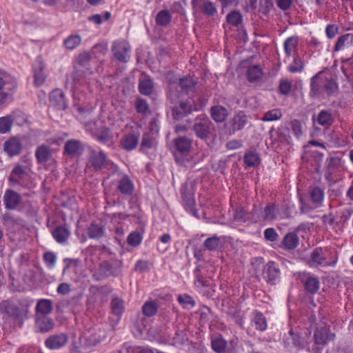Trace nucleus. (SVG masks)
<instances>
[{
	"instance_id": "f257e3e1",
	"label": "nucleus",
	"mask_w": 353,
	"mask_h": 353,
	"mask_svg": "<svg viewBox=\"0 0 353 353\" xmlns=\"http://www.w3.org/2000/svg\"><path fill=\"white\" fill-rule=\"evenodd\" d=\"M310 334L311 332L308 330L300 334H295L290 330L289 336L284 339V343L289 348H305L311 353H321L322 348L334 338V334L329 332L326 326L318 327L314 333V342L308 343Z\"/></svg>"
},
{
	"instance_id": "f03ea898",
	"label": "nucleus",
	"mask_w": 353,
	"mask_h": 353,
	"mask_svg": "<svg viewBox=\"0 0 353 353\" xmlns=\"http://www.w3.org/2000/svg\"><path fill=\"white\" fill-rule=\"evenodd\" d=\"M16 87L14 80L9 75L0 74V104L5 103Z\"/></svg>"
},
{
	"instance_id": "7ed1b4c3",
	"label": "nucleus",
	"mask_w": 353,
	"mask_h": 353,
	"mask_svg": "<svg viewBox=\"0 0 353 353\" xmlns=\"http://www.w3.org/2000/svg\"><path fill=\"white\" fill-rule=\"evenodd\" d=\"M112 52L114 57L121 61L127 62L130 57V45L124 40L114 42Z\"/></svg>"
},
{
	"instance_id": "20e7f679",
	"label": "nucleus",
	"mask_w": 353,
	"mask_h": 353,
	"mask_svg": "<svg viewBox=\"0 0 353 353\" xmlns=\"http://www.w3.org/2000/svg\"><path fill=\"white\" fill-rule=\"evenodd\" d=\"M329 253L322 250H315L311 254V259L313 263L322 266H333L336 264L335 259H329Z\"/></svg>"
},
{
	"instance_id": "39448f33",
	"label": "nucleus",
	"mask_w": 353,
	"mask_h": 353,
	"mask_svg": "<svg viewBox=\"0 0 353 353\" xmlns=\"http://www.w3.org/2000/svg\"><path fill=\"white\" fill-rule=\"evenodd\" d=\"M68 341V336L61 333L49 336L45 341L46 346L50 350H56L63 347Z\"/></svg>"
},
{
	"instance_id": "423d86ee",
	"label": "nucleus",
	"mask_w": 353,
	"mask_h": 353,
	"mask_svg": "<svg viewBox=\"0 0 353 353\" xmlns=\"http://www.w3.org/2000/svg\"><path fill=\"white\" fill-rule=\"evenodd\" d=\"M139 131H134L125 135L121 142L122 148L128 151L135 149L139 142Z\"/></svg>"
},
{
	"instance_id": "0eeeda50",
	"label": "nucleus",
	"mask_w": 353,
	"mask_h": 353,
	"mask_svg": "<svg viewBox=\"0 0 353 353\" xmlns=\"http://www.w3.org/2000/svg\"><path fill=\"white\" fill-rule=\"evenodd\" d=\"M86 130L90 131L94 137L100 142L106 143L110 139V134L107 128L97 129L94 122L86 125Z\"/></svg>"
},
{
	"instance_id": "6e6552de",
	"label": "nucleus",
	"mask_w": 353,
	"mask_h": 353,
	"mask_svg": "<svg viewBox=\"0 0 353 353\" xmlns=\"http://www.w3.org/2000/svg\"><path fill=\"white\" fill-rule=\"evenodd\" d=\"M44 67L41 59L38 57L33 65L34 83L37 86L42 85L46 80V75L43 73Z\"/></svg>"
},
{
	"instance_id": "1a4fd4ad",
	"label": "nucleus",
	"mask_w": 353,
	"mask_h": 353,
	"mask_svg": "<svg viewBox=\"0 0 353 353\" xmlns=\"http://www.w3.org/2000/svg\"><path fill=\"white\" fill-rule=\"evenodd\" d=\"M211 346L216 353H233V350L227 347V341L221 336L212 339Z\"/></svg>"
},
{
	"instance_id": "9d476101",
	"label": "nucleus",
	"mask_w": 353,
	"mask_h": 353,
	"mask_svg": "<svg viewBox=\"0 0 353 353\" xmlns=\"http://www.w3.org/2000/svg\"><path fill=\"white\" fill-rule=\"evenodd\" d=\"M204 104L205 103H203L201 105H192L189 101L181 102L179 108H174L173 109V114L174 117H177L182 114H188L192 111L199 110Z\"/></svg>"
},
{
	"instance_id": "9b49d317",
	"label": "nucleus",
	"mask_w": 353,
	"mask_h": 353,
	"mask_svg": "<svg viewBox=\"0 0 353 353\" xmlns=\"http://www.w3.org/2000/svg\"><path fill=\"white\" fill-rule=\"evenodd\" d=\"M264 275L269 282L274 283L280 275L278 265L274 262H269L265 267Z\"/></svg>"
},
{
	"instance_id": "f8f14e48",
	"label": "nucleus",
	"mask_w": 353,
	"mask_h": 353,
	"mask_svg": "<svg viewBox=\"0 0 353 353\" xmlns=\"http://www.w3.org/2000/svg\"><path fill=\"white\" fill-rule=\"evenodd\" d=\"M313 120L315 125L319 124L325 128H327L332 124L333 117L329 111L323 110L318 113Z\"/></svg>"
},
{
	"instance_id": "ddd939ff",
	"label": "nucleus",
	"mask_w": 353,
	"mask_h": 353,
	"mask_svg": "<svg viewBox=\"0 0 353 353\" xmlns=\"http://www.w3.org/2000/svg\"><path fill=\"white\" fill-rule=\"evenodd\" d=\"M19 195L11 190H7L3 196L4 204L9 209L15 208L19 203Z\"/></svg>"
},
{
	"instance_id": "4468645a",
	"label": "nucleus",
	"mask_w": 353,
	"mask_h": 353,
	"mask_svg": "<svg viewBox=\"0 0 353 353\" xmlns=\"http://www.w3.org/2000/svg\"><path fill=\"white\" fill-rule=\"evenodd\" d=\"M4 150L10 156L19 153L21 149V143L19 139L12 138L4 143Z\"/></svg>"
},
{
	"instance_id": "2eb2a0df",
	"label": "nucleus",
	"mask_w": 353,
	"mask_h": 353,
	"mask_svg": "<svg viewBox=\"0 0 353 353\" xmlns=\"http://www.w3.org/2000/svg\"><path fill=\"white\" fill-rule=\"evenodd\" d=\"M90 162L95 169H100L107 161L105 154L101 151H92L90 157Z\"/></svg>"
},
{
	"instance_id": "dca6fc26",
	"label": "nucleus",
	"mask_w": 353,
	"mask_h": 353,
	"mask_svg": "<svg viewBox=\"0 0 353 353\" xmlns=\"http://www.w3.org/2000/svg\"><path fill=\"white\" fill-rule=\"evenodd\" d=\"M298 43L297 37H290L285 41L284 50L287 57H290L297 52Z\"/></svg>"
},
{
	"instance_id": "f3484780",
	"label": "nucleus",
	"mask_w": 353,
	"mask_h": 353,
	"mask_svg": "<svg viewBox=\"0 0 353 353\" xmlns=\"http://www.w3.org/2000/svg\"><path fill=\"white\" fill-rule=\"evenodd\" d=\"M36 326L41 332H47L54 327L52 319L46 316H37L36 319Z\"/></svg>"
},
{
	"instance_id": "a211bd4d",
	"label": "nucleus",
	"mask_w": 353,
	"mask_h": 353,
	"mask_svg": "<svg viewBox=\"0 0 353 353\" xmlns=\"http://www.w3.org/2000/svg\"><path fill=\"white\" fill-rule=\"evenodd\" d=\"M263 75L262 69L256 65L249 67L247 70L246 76L248 80L251 82H257L260 81Z\"/></svg>"
},
{
	"instance_id": "6ab92c4d",
	"label": "nucleus",
	"mask_w": 353,
	"mask_h": 353,
	"mask_svg": "<svg viewBox=\"0 0 353 353\" xmlns=\"http://www.w3.org/2000/svg\"><path fill=\"white\" fill-rule=\"evenodd\" d=\"M50 102L59 109L65 108L63 92L59 89L53 90L50 95Z\"/></svg>"
},
{
	"instance_id": "aec40b11",
	"label": "nucleus",
	"mask_w": 353,
	"mask_h": 353,
	"mask_svg": "<svg viewBox=\"0 0 353 353\" xmlns=\"http://www.w3.org/2000/svg\"><path fill=\"white\" fill-rule=\"evenodd\" d=\"M211 115L213 119L216 122H223L228 115L226 108L221 105H216L211 109Z\"/></svg>"
},
{
	"instance_id": "412c9836",
	"label": "nucleus",
	"mask_w": 353,
	"mask_h": 353,
	"mask_svg": "<svg viewBox=\"0 0 353 353\" xmlns=\"http://www.w3.org/2000/svg\"><path fill=\"white\" fill-rule=\"evenodd\" d=\"M192 3L194 6L198 4L202 7L203 12L207 15H214L216 12V8L213 3L206 0H192Z\"/></svg>"
},
{
	"instance_id": "4be33fe9",
	"label": "nucleus",
	"mask_w": 353,
	"mask_h": 353,
	"mask_svg": "<svg viewBox=\"0 0 353 353\" xmlns=\"http://www.w3.org/2000/svg\"><path fill=\"white\" fill-rule=\"evenodd\" d=\"M139 89L141 94L149 95L152 92L153 83L151 79L146 76H143L139 79Z\"/></svg>"
},
{
	"instance_id": "5701e85b",
	"label": "nucleus",
	"mask_w": 353,
	"mask_h": 353,
	"mask_svg": "<svg viewBox=\"0 0 353 353\" xmlns=\"http://www.w3.org/2000/svg\"><path fill=\"white\" fill-rule=\"evenodd\" d=\"M81 149V143L77 140L72 139L65 144V152L70 156L79 154Z\"/></svg>"
},
{
	"instance_id": "b1692460",
	"label": "nucleus",
	"mask_w": 353,
	"mask_h": 353,
	"mask_svg": "<svg viewBox=\"0 0 353 353\" xmlns=\"http://www.w3.org/2000/svg\"><path fill=\"white\" fill-rule=\"evenodd\" d=\"M305 67L304 60L299 56L294 57L292 63L288 66V71L291 73H300Z\"/></svg>"
},
{
	"instance_id": "393cba45",
	"label": "nucleus",
	"mask_w": 353,
	"mask_h": 353,
	"mask_svg": "<svg viewBox=\"0 0 353 353\" xmlns=\"http://www.w3.org/2000/svg\"><path fill=\"white\" fill-rule=\"evenodd\" d=\"M353 43V34H346L340 37L334 46V50L339 51L345 47H348Z\"/></svg>"
},
{
	"instance_id": "a878e982",
	"label": "nucleus",
	"mask_w": 353,
	"mask_h": 353,
	"mask_svg": "<svg viewBox=\"0 0 353 353\" xmlns=\"http://www.w3.org/2000/svg\"><path fill=\"white\" fill-rule=\"evenodd\" d=\"M52 236L58 243H63L69 238L70 232L65 228L60 226L52 231Z\"/></svg>"
},
{
	"instance_id": "bb28decb",
	"label": "nucleus",
	"mask_w": 353,
	"mask_h": 353,
	"mask_svg": "<svg viewBox=\"0 0 353 353\" xmlns=\"http://www.w3.org/2000/svg\"><path fill=\"white\" fill-rule=\"evenodd\" d=\"M299 241V237L296 234L290 232L285 236L283 240V244L285 248L292 250L294 249L298 245Z\"/></svg>"
},
{
	"instance_id": "cd10ccee",
	"label": "nucleus",
	"mask_w": 353,
	"mask_h": 353,
	"mask_svg": "<svg viewBox=\"0 0 353 353\" xmlns=\"http://www.w3.org/2000/svg\"><path fill=\"white\" fill-rule=\"evenodd\" d=\"M305 288L307 292L311 294L317 292L320 288L319 279L314 276L307 277L305 283Z\"/></svg>"
},
{
	"instance_id": "c85d7f7f",
	"label": "nucleus",
	"mask_w": 353,
	"mask_h": 353,
	"mask_svg": "<svg viewBox=\"0 0 353 353\" xmlns=\"http://www.w3.org/2000/svg\"><path fill=\"white\" fill-rule=\"evenodd\" d=\"M51 156L50 149L46 145L39 146L36 151V157L39 163H45Z\"/></svg>"
},
{
	"instance_id": "c756f323",
	"label": "nucleus",
	"mask_w": 353,
	"mask_h": 353,
	"mask_svg": "<svg viewBox=\"0 0 353 353\" xmlns=\"http://www.w3.org/2000/svg\"><path fill=\"white\" fill-rule=\"evenodd\" d=\"M247 116L243 112H238L233 118V129L239 130L242 129L247 123Z\"/></svg>"
},
{
	"instance_id": "7c9ffc66",
	"label": "nucleus",
	"mask_w": 353,
	"mask_h": 353,
	"mask_svg": "<svg viewBox=\"0 0 353 353\" xmlns=\"http://www.w3.org/2000/svg\"><path fill=\"white\" fill-rule=\"evenodd\" d=\"M208 123V121H205L198 122L194 125V130L199 137L204 139L207 137L209 132Z\"/></svg>"
},
{
	"instance_id": "2f4dec72",
	"label": "nucleus",
	"mask_w": 353,
	"mask_h": 353,
	"mask_svg": "<svg viewBox=\"0 0 353 353\" xmlns=\"http://www.w3.org/2000/svg\"><path fill=\"white\" fill-rule=\"evenodd\" d=\"M118 189L124 194H130L133 190V184L128 177H123L119 183Z\"/></svg>"
},
{
	"instance_id": "473e14b6",
	"label": "nucleus",
	"mask_w": 353,
	"mask_h": 353,
	"mask_svg": "<svg viewBox=\"0 0 353 353\" xmlns=\"http://www.w3.org/2000/svg\"><path fill=\"white\" fill-rule=\"evenodd\" d=\"M175 145L178 152L181 154H184L190 149L191 142L186 138L181 137L176 139Z\"/></svg>"
},
{
	"instance_id": "72a5a7b5",
	"label": "nucleus",
	"mask_w": 353,
	"mask_h": 353,
	"mask_svg": "<svg viewBox=\"0 0 353 353\" xmlns=\"http://www.w3.org/2000/svg\"><path fill=\"white\" fill-rule=\"evenodd\" d=\"M4 307L9 315L16 317L22 316L26 312V310H20L13 303H5Z\"/></svg>"
},
{
	"instance_id": "f704fd0d",
	"label": "nucleus",
	"mask_w": 353,
	"mask_h": 353,
	"mask_svg": "<svg viewBox=\"0 0 353 353\" xmlns=\"http://www.w3.org/2000/svg\"><path fill=\"white\" fill-rule=\"evenodd\" d=\"M52 305L51 302L47 299H41L37 304V311L42 314H48L51 312Z\"/></svg>"
},
{
	"instance_id": "c9c22d12",
	"label": "nucleus",
	"mask_w": 353,
	"mask_h": 353,
	"mask_svg": "<svg viewBox=\"0 0 353 353\" xmlns=\"http://www.w3.org/2000/svg\"><path fill=\"white\" fill-rule=\"evenodd\" d=\"M88 234L91 239H99L103 236L104 230L99 225L92 224L88 228Z\"/></svg>"
},
{
	"instance_id": "e433bc0d",
	"label": "nucleus",
	"mask_w": 353,
	"mask_h": 353,
	"mask_svg": "<svg viewBox=\"0 0 353 353\" xmlns=\"http://www.w3.org/2000/svg\"><path fill=\"white\" fill-rule=\"evenodd\" d=\"M158 310L157 304L152 301L145 303L143 305V313L146 316H152L156 314Z\"/></svg>"
},
{
	"instance_id": "4c0bfd02",
	"label": "nucleus",
	"mask_w": 353,
	"mask_h": 353,
	"mask_svg": "<svg viewBox=\"0 0 353 353\" xmlns=\"http://www.w3.org/2000/svg\"><path fill=\"white\" fill-rule=\"evenodd\" d=\"M112 312L117 316H121L124 310L123 301L118 297H114L111 303Z\"/></svg>"
},
{
	"instance_id": "58836bf2",
	"label": "nucleus",
	"mask_w": 353,
	"mask_h": 353,
	"mask_svg": "<svg viewBox=\"0 0 353 353\" xmlns=\"http://www.w3.org/2000/svg\"><path fill=\"white\" fill-rule=\"evenodd\" d=\"M253 323L256 329L264 331L267 328V323L265 318L261 313H256L253 319Z\"/></svg>"
},
{
	"instance_id": "ea45409f",
	"label": "nucleus",
	"mask_w": 353,
	"mask_h": 353,
	"mask_svg": "<svg viewBox=\"0 0 353 353\" xmlns=\"http://www.w3.org/2000/svg\"><path fill=\"white\" fill-rule=\"evenodd\" d=\"M282 117L281 111L279 109H273L267 112L261 121H273L281 119Z\"/></svg>"
},
{
	"instance_id": "a19ab883",
	"label": "nucleus",
	"mask_w": 353,
	"mask_h": 353,
	"mask_svg": "<svg viewBox=\"0 0 353 353\" xmlns=\"http://www.w3.org/2000/svg\"><path fill=\"white\" fill-rule=\"evenodd\" d=\"M259 157L257 154L250 152L244 157V163L246 166L254 167L259 163Z\"/></svg>"
},
{
	"instance_id": "79ce46f5",
	"label": "nucleus",
	"mask_w": 353,
	"mask_h": 353,
	"mask_svg": "<svg viewBox=\"0 0 353 353\" xmlns=\"http://www.w3.org/2000/svg\"><path fill=\"white\" fill-rule=\"evenodd\" d=\"M195 85V82L190 77L180 79L179 85L183 91L188 92L191 90Z\"/></svg>"
},
{
	"instance_id": "37998d69",
	"label": "nucleus",
	"mask_w": 353,
	"mask_h": 353,
	"mask_svg": "<svg viewBox=\"0 0 353 353\" xmlns=\"http://www.w3.org/2000/svg\"><path fill=\"white\" fill-rule=\"evenodd\" d=\"M81 41L79 36L72 35L65 40L64 44L66 48L73 50L80 44Z\"/></svg>"
},
{
	"instance_id": "c03bdc74",
	"label": "nucleus",
	"mask_w": 353,
	"mask_h": 353,
	"mask_svg": "<svg viewBox=\"0 0 353 353\" xmlns=\"http://www.w3.org/2000/svg\"><path fill=\"white\" fill-rule=\"evenodd\" d=\"M171 16L168 11L161 10L160 11L156 18L157 23L161 26H165L170 21Z\"/></svg>"
},
{
	"instance_id": "a18cd8bd",
	"label": "nucleus",
	"mask_w": 353,
	"mask_h": 353,
	"mask_svg": "<svg viewBox=\"0 0 353 353\" xmlns=\"http://www.w3.org/2000/svg\"><path fill=\"white\" fill-rule=\"evenodd\" d=\"M227 21L232 26H236L241 23L242 16L239 12L233 11L228 14Z\"/></svg>"
},
{
	"instance_id": "49530a36",
	"label": "nucleus",
	"mask_w": 353,
	"mask_h": 353,
	"mask_svg": "<svg viewBox=\"0 0 353 353\" xmlns=\"http://www.w3.org/2000/svg\"><path fill=\"white\" fill-rule=\"evenodd\" d=\"M205 246L210 250H215L221 246V241L218 237L208 238L205 241Z\"/></svg>"
},
{
	"instance_id": "de8ad7c7",
	"label": "nucleus",
	"mask_w": 353,
	"mask_h": 353,
	"mask_svg": "<svg viewBox=\"0 0 353 353\" xmlns=\"http://www.w3.org/2000/svg\"><path fill=\"white\" fill-rule=\"evenodd\" d=\"M12 121L8 117H3L0 118V133H6L10 128Z\"/></svg>"
},
{
	"instance_id": "09e8293b",
	"label": "nucleus",
	"mask_w": 353,
	"mask_h": 353,
	"mask_svg": "<svg viewBox=\"0 0 353 353\" xmlns=\"http://www.w3.org/2000/svg\"><path fill=\"white\" fill-rule=\"evenodd\" d=\"M142 241V236L138 232L130 233L128 237V243L132 246L139 245Z\"/></svg>"
},
{
	"instance_id": "8fccbe9b",
	"label": "nucleus",
	"mask_w": 353,
	"mask_h": 353,
	"mask_svg": "<svg viewBox=\"0 0 353 353\" xmlns=\"http://www.w3.org/2000/svg\"><path fill=\"white\" fill-rule=\"evenodd\" d=\"M43 260L48 268H52L56 263L57 257L53 252H48L44 254Z\"/></svg>"
},
{
	"instance_id": "3c124183",
	"label": "nucleus",
	"mask_w": 353,
	"mask_h": 353,
	"mask_svg": "<svg viewBox=\"0 0 353 353\" xmlns=\"http://www.w3.org/2000/svg\"><path fill=\"white\" fill-rule=\"evenodd\" d=\"M277 210L274 205H268L264 210V217L265 220L272 221L276 218Z\"/></svg>"
},
{
	"instance_id": "603ef678",
	"label": "nucleus",
	"mask_w": 353,
	"mask_h": 353,
	"mask_svg": "<svg viewBox=\"0 0 353 353\" xmlns=\"http://www.w3.org/2000/svg\"><path fill=\"white\" fill-rule=\"evenodd\" d=\"M136 110L139 113L144 114L148 110V104L145 100L137 99L134 103Z\"/></svg>"
},
{
	"instance_id": "864d4df0",
	"label": "nucleus",
	"mask_w": 353,
	"mask_h": 353,
	"mask_svg": "<svg viewBox=\"0 0 353 353\" xmlns=\"http://www.w3.org/2000/svg\"><path fill=\"white\" fill-rule=\"evenodd\" d=\"M179 302L182 304L184 307H194L195 303L192 298L187 294L180 295L178 297Z\"/></svg>"
},
{
	"instance_id": "5fc2aeb1",
	"label": "nucleus",
	"mask_w": 353,
	"mask_h": 353,
	"mask_svg": "<svg viewBox=\"0 0 353 353\" xmlns=\"http://www.w3.org/2000/svg\"><path fill=\"white\" fill-rule=\"evenodd\" d=\"M310 196L312 201L316 203H321L323 199V192L319 188L312 189L310 193Z\"/></svg>"
},
{
	"instance_id": "6e6d98bb",
	"label": "nucleus",
	"mask_w": 353,
	"mask_h": 353,
	"mask_svg": "<svg viewBox=\"0 0 353 353\" xmlns=\"http://www.w3.org/2000/svg\"><path fill=\"white\" fill-rule=\"evenodd\" d=\"M155 145V139L147 134L143 135L141 143V149L145 150L152 148Z\"/></svg>"
},
{
	"instance_id": "4d7b16f0",
	"label": "nucleus",
	"mask_w": 353,
	"mask_h": 353,
	"mask_svg": "<svg viewBox=\"0 0 353 353\" xmlns=\"http://www.w3.org/2000/svg\"><path fill=\"white\" fill-rule=\"evenodd\" d=\"M234 219L239 223H244L245 221V211L243 208H236L234 214Z\"/></svg>"
},
{
	"instance_id": "13d9d810",
	"label": "nucleus",
	"mask_w": 353,
	"mask_h": 353,
	"mask_svg": "<svg viewBox=\"0 0 353 353\" xmlns=\"http://www.w3.org/2000/svg\"><path fill=\"white\" fill-rule=\"evenodd\" d=\"M292 88L291 82L288 80L284 79L281 81L279 85V91L283 94H288L290 93Z\"/></svg>"
},
{
	"instance_id": "bf43d9fd",
	"label": "nucleus",
	"mask_w": 353,
	"mask_h": 353,
	"mask_svg": "<svg viewBox=\"0 0 353 353\" xmlns=\"http://www.w3.org/2000/svg\"><path fill=\"white\" fill-rule=\"evenodd\" d=\"M325 33L329 39H332L338 33V27L334 24L327 25L325 28Z\"/></svg>"
},
{
	"instance_id": "052dcab7",
	"label": "nucleus",
	"mask_w": 353,
	"mask_h": 353,
	"mask_svg": "<svg viewBox=\"0 0 353 353\" xmlns=\"http://www.w3.org/2000/svg\"><path fill=\"white\" fill-rule=\"evenodd\" d=\"M265 238L270 241H274L277 238V233L273 228H268L264 232Z\"/></svg>"
},
{
	"instance_id": "680f3d73",
	"label": "nucleus",
	"mask_w": 353,
	"mask_h": 353,
	"mask_svg": "<svg viewBox=\"0 0 353 353\" xmlns=\"http://www.w3.org/2000/svg\"><path fill=\"white\" fill-rule=\"evenodd\" d=\"M70 292V285L66 283H61L57 288V292L60 294H67Z\"/></svg>"
},
{
	"instance_id": "e2e57ef3",
	"label": "nucleus",
	"mask_w": 353,
	"mask_h": 353,
	"mask_svg": "<svg viewBox=\"0 0 353 353\" xmlns=\"http://www.w3.org/2000/svg\"><path fill=\"white\" fill-rule=\"evenodd\" d=\"M325 90L328 93H332L337 89V84L332 80L327 81L325 84Z\"/></svg>"
},
{
	"instance_id": "0e129e2a",
	"label": "nucleus",
	"mask_w": 353,
	"mask_h": 353,
	"mask_svg": "<svg viewBox=\"0 0 353 353\" xmlns=\"http://www.w3.org/2000/svg\"><path fill=\"white\" fill-rule=\"evenodd\" d=\"M321 74V72H319L311 79V89L314 92L317 91L319 90V83L318 81Z\"/></svg>"
},
{
	"instance_id": "69168bd1",
	"label": "nucleus",
	"mask_w": 353,
	"mask_h": 353,
	"mask_svg": "<svg viewBox=\"0 0 353 353\" xmlns=\"http://www.w3.org/2000/svg\"><path fill=\"white\" fill-rule=\"evenodd\" d=\"M241 146V141H239L238 140H232V141H229L227 143V148L229 150H236V149L239 148Z\"/></svg>"
},
{
	"instance_id": "338daca9",
	"label": "nucleus",
	"mask_w": 353,
	"mask_h": 353,
	"mask_svg": "<svg viewBox=\"0 0 353 353\" xmlns=\"http://www.w3.org/2000/svg\"><path fill=\"white\" fill-rule=\"evenodd\" d=\"M278 6L283 10L288 9L291 5V0H278Z\"/></svg>"
},
{
	"instance_id": "774afa93",
	"label": "nucleus",
	"mask_w": 353,
	"mask_h": 353,
	"mask_svg": "<svg viewBox=\"0 0 353 353\" xmlns=\"http://www.w3.org/2000/svg\"><path fill=\"white\" fill-rule=\"evenodd\" d=\"M90 21H92L94 23L97 25H99L103 21V17L101 14H94L89 18Z\"/></svg>"
}]
</instances>
